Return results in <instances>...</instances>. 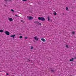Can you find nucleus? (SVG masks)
<instances>
[{
  "label": "nucleus",
  "instance_id": "obj_1",
  "mask_svg": "<svg viewBox=\"0 0 76 76\" xmlns=\"http://www.w3.org/2000/svg\"><path fill=\"white\" fill-rule=\"evenodd\" d=\"M39 20H41L42 21H44L45 20V18L44 17H38Z\"/></svg>",
  "mask_w": 76,
  "mask_h": 76
},
{
  "label": "nucleus",
  "instance_id": "obj_2",
  "mask_svg": "<svg viewBox=\"0 0 76 76\" xmlns=\"http://www.w3.org/2000/svg\"><path fill=\"white\" fill-rule=\"evenodd\" d=\"M4 33L5 34H6L7 35H10V32L7 31H5Z\"/></svg>",
  "mask_w": 76,
  "mask_h": 76
},
{
  "label": "nucleus",
  "instance_id": "obj_3",
  "mask_svg": "<svg viewBox=\"0 0 76 76\" xmlns=\"http://www.w3.org/2000/svg\"><path fill=\"white\" fill-rule=\"evenodd\" d=\"M34 23H36V24H37L38 25H41V24L40 23L38 22L37 21H35L34 22Z\"/></svg>",
  "mask_w": 76,
  "mask_h": 76
},
{
  "label": "nucleus",
  "instance_id": "obj_4",
  "mask_svg": "<svg viewBox=\"0 0 76 76\" xmlns=\"http://www.w3.org/2000/svg\"><path fill=\"white\" fill-rule=\"evenodd\" d=\"M34 39L35 40H36L37 41H38V40L39 39V38H38L37 36H35L34 37Z\"/></svg>",
  "mask_w": 76,
  "mask_h": 76
},
{
  "label": "nucleus",
  "instance_id": "obj_5",
  "mask_svg": "<svg viewBox=\"0 0 76 76\" xmlns=\"http://www.w3.org/2000/svg\"><path fill=\"white\" fill-rule=\"evenodd\" d=\"M41 40L43 42H45V41H46V40H45V39L44 38H42L41 39Z\"/></svg>",
  "mask_w": 76,
  "mask_h": 76
},
{
  "label": "nucleus",
  "instance_id": "obj_6",
  "mask_svg": "<svg viewBox=\"0 0 76 76\" xmlns=\"http://www.w3.org/2000/svg\"><path fill=\"white\" fill-rule=\"evenodd\" d=\"M33 19V18L32 17H29L28 18V20H31V19Z\"/></svg>",
  "mask_w": 76,
  "mask_h": 76
},
{
  "label": "nucleus",
  "instance_id": "obj_7",
  "mask_svg": "<svg viewBox=\"0 0 76 76\" xmlns=\"http://www.w3.org/2000/svg\"><path fill=\"white\" fill-rule=\"evenodd\" d=\"M8 20L11 22H12V21H13V19H12V18H9Z\"/></svg>",
  "mask_w": 76,
  "mask_h": 76
},
{
  "label": "nucleus",
  "instance_id": "obj_8",
  "mask_svg": "<svg viewBox=\"0 0 76 76\" xmlns=\"http://www.w3.org/2000/svg\"><path fill=\"white\" fill-rule=\"evenodd\" d=\"M15 34H14L13 35L10 36L11 37H13V38H14V37H15Z\"/></svg>",
  "mask_w": 76,
  "mask_h": 76
},
{
  "label": "nucleus",
  "instance_id": "obj_9",
  "mask_svg": "<svg viewBox=\"0 0 76 76\" xmlns=\"http://www.w3.org/2000/svg\"><path fill=\"white\" fill-rule=\"evenodd\" d=\"M73 60H74V58H72V59H70V60H69V61H73Z\"/></svg>",
  "mask_w": 76,
  "mask_h": 76
},
{
  "label": "nucleus",
  "instance_id": "obj_10",
  "mask_svg": "<svg viewBox=\"0 0 76 76\" xmlns=\"http://www.w3.org/2000/svg\"><path fill=\"white\" fill-rule=\"evenodd\" d=\"M20 21L21 22H23V23H25V21L23 20H21Z\"/></svg>",
  "mask_w": 76,
  "mask_h": 76
},
{
  "label": "nucleus",
  "instance_id": "obj_11",
  "mask_svg": "<svg viewBox=\"0 0 76 76\" xmlns=\"http://www.w3.org/2000/svg\"><path fill=\"white\" fill-rule=\"evenodd\" d=\"M3 32V30H0V32H1V33Z\"/></svg>",
  "mask_w": 76,
  "mask_h": 76
},
{
  "label": "nucleus",
  "instance_id": "obj_12",
  "mask_svg": "<svg viewBox=\"0 0 76 76\" xmlns=\"http://www.w3.org/2000/svg\"><path fill=\"white\" fill-rule=\"evenodd\" d=\"M19 38L20 39H21L22 38H23V37H22V36H20Z\"/></svg>",
  "mask_w": 76,
  "mask_h": 76
},
{
  "label": "nucleus",
  "instance_id": "obj_13",
  "mask_svg": "<svg viewBox=\"0 0 76 76\" xmlns=\"http://www.w3.org/2000/svg\"><path fill=\"white\" fill-rule=\"evenodd\" d=\"M54 15H57V13H56V12H55L54 13Z\"/></svg>",
  "mask_w": 76,
  "mask_h": 76
},
{
  "label": "nucleus",
  "instance_id": "obj_14",
  "mask_svg": "<svg viewBox=\"0 0 76 76\" xmlns=\"http://www.w3.org/2000/svg\"><path fill=\"white\" fill-rule=\"evenodd\" d=\"M33 47L31 46V50H32V49H33Z\"/></svg>",
  "mask_w": 76,
  "mask_h": 76
},
{
  "label": "nucleus",
  "instance_id": "obj_15",
  "mask_svg": "<svg viewBox=\"0 0 76 76\" xmlns=\"http://www.w3.org/2000/svg\"><path fill=\"white\" fill-rule=\"evenodd\" d=\"M75 31H72V34H75Z\"/></svg>",
  "mask_w": 76,
  "mask_h": 76
},
{
  "label": "nucleus",
  "instance_id": "obj_16",
  "mask_svg": "<svg viewBox=\"0 0 76 76\" xmlns=\"http://www.w3.org/2000/svg\"><path fill=\"white\" fill-rule=\"evenodd\" d=\"M51 72H54V71L53 70H51Z\"/></svg>",
  "mask_w": 76,
  "mask_h": 76
},
{
  "label": "nucleus",
  "instance_id": "obj_17",
  "mask_svg": "<svg viewBox=\"0 0 76 76\" xmlns=\"http://www.w3.org/2000/svg\"><path fill=\"white\" fill-rule=\"evenodd\" d=\"M22 0L23 1H27V0Z\"/></svg>",
  "mask_w": 76,
  "mask_h": 76
},
{
  "label": "nucleus",
  "instance_id": "obj_18",
  "mask_svg": "<svg viewBox=\"0 0 76 76\" xmlns=\"http://www.w3.org/2000/svg\"><path fill=\"white\" fill-rule=\"evenodd\" d=\"M11 10L12 12H14V10H13V9H11Z\"/></svg>",
  "mask_w": 76,
  "mask_h": 76
},
{
  "label": "nucleus",
  "instance_id": "obj_19",
  "mask_svg": "<svg viewBox=\"0 0 76 76\" xmlns=\"http://www.w3.org/2000/svg\"><path fill=\"white\" fill-rule=\"evenodd\" d=\"M48 21L50 20V18H49V17H48Z\"/></svg>",
  "mask_w": 76,
  "mask_h": 76
},
{
  "label": "nucleus",
  "instance_id": "obj_20",
  "mask_svg": "<svg viewBox=\"0 0 76 76\" xmlns=\"http://www.w3.org/2000/svg\"><path fill=\"white\" fill-rule=\"evenodd\" d=\"M66 47L67 48H69V47H68V45H66Z\"/></svg>",
  "mask_w": 76,
  "mask_h": 76
},
{
  "label": "nucleus",
  "instance_id": "obj_21",
  "mask_svg": "<svg viewBox=\"0 0 76 76\" xmlns=\"http://www.w3.org/2000/svg\"><path fill=\"white\" fill-rule=\"evenodd\" d=\"M66 10H68V8L67 7H66Z\"/></svg>",
  "mask_w": 76,
  "mask_h": 76
},
{
  "label": "nucleus",
  "instance_id": "obj_22",
  "mask_svg": "<svg viewBox=\"0 0 76 76\" xmlns=\"http://www.w3.org/2000/svg\"><path fill=\"white\" fill-rule=\"evenodd\" d=\"M74 59H76V56L74 57Z\"/></svg>",
  "mask_w": 76,
  "mask_h": 76
},
{
  "label": "nucleus",
  "instance_id": "obj_23",
  "mask_svg": "<svg viewBox=\"0 0 76 76\" xmlns=\"http://www.w3.org/2000/svg\"><path fill=\"white\" fill-rule=\"evenodd\" d=\"M25 39H27V38H28L27 37H25Z\"/></svg>",
  "mask_w": 76,
  "mask_h": 76
},
{
  "label": "nucleus",
  "instance_id": "obj_24",
  "mask_svg": "<svg viewBox=\"0 0 76 76\" xmlns=\"http://www.w3.org/2000/svg\"><path fill=\"white\" fill-rule=\"evenodd\" d=\"M7 75H9V74H8V73H7Z\"/></svg>",
  "mask_w": 76,
  "mask_h": 76
},
{
  "label": "nucleus",
  "instance_id": "obj_25",
  "mask_svg": "<svg viewBox=\"0 0 76 76\" xmlns=\"http://www.w3.org/2000/svg\"><path fill=\"white\" fill-rule=\"evenodd\" d=\"M15 16H17H17H17V15H16Z\"/></svg>",
  "mask_w": 76,
  "mask_h": 76
},
{
  "label": "nucleus",
  "instance_id": "obj_26",
  "mask_svg": "<svg viewBox=\"0 0 76 76\" xmlns=\"http://www.w3.org/2000/svg\"><path fill=\"white\" fill-rule=\"evenodd\" d=\"M6 0H4V1H6Z\"/></svg>",
  "mask_w": 76,
  "mask_h": 76
}]
</instances>
